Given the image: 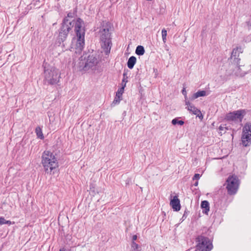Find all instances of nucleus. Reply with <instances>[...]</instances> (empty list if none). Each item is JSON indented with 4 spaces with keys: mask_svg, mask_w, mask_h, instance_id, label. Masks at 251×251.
Returning <instances> with one entry per match:
<instances>
[{
    "mask_svg": "<svg viewBox=\"0 0 251 251\" xmlns=\"http://www.w3.org/2000/svg\"><path fill=\"white\" fill-rule=\"evenodd\" d=\"M74 24H75V31L76 36L73 39L72 48L74 49L75 53L80 54L83 50L85 45V31L82 27L83 21L80 18H78L76 21L64 19V32L65 28L67 29V31H69Z\"/></svg>",
    "mask_w": 251,
    "mask_h": 251,
    "instance_id": "obj_1",
    "label": "nucleus"
},
{
    "mask_svg": "<svg viewBox=\"0 0 251 251\" xmlns=\"http://www.w3.org/2000/svg\"><path fill=\"white\" fill-rule=\"evenodd\" d=\"M111 24L109 22H102L99 31L100 43L101 49L106 55L109 54L112 46Z\"/></svg>",
    "mask_w": 251,
    "mask_h": 251,
    "instance_id": "obj_2",
    "label": "nucleus"
},
{
    "mask_svg": "<svg viewBox=\"0 0 251 251\" xmlns=\"http://www.w3.org/2000/svg\"><path fill=\"white\" fill-rule=\"evenodd\" d=\"M42 164L45 171L49 173L58 167V162L55 155L49 151H45L42 155Z\"/></svg>",
    "mask_w": 251,
    "mask_h": 251,
    "instance_id": "obj_3",
    "label": "nucleus"
},
{
    "mask_svg": "<svg viewBox=\"0 0 251 251\" xmlns=\"http://www.w3.org/2000/svg\"><path fill=\"white\" fill-rule=\"evenodd\" d=\"M44 80L45 83L50 84L57 83L60 77V74L59 71L53 67L46 68L44 67Z\"/></svg>",
    "mask_w": 251,
    "mask_h": 251,
    "instance_id": "obj_4",
    "label": "nucleus"
},
{
    "mask_svg": "<svg viewBox=\"0 0 251 251\" xmlns=\"http://www.w3.org/2000/svg\"><path fill=\"white\" fill-rule=\"evenodd\" d=\"M227 193L229 195H235L239 188L240 181L238 177L235 175L228 176L226 181Z\"/></svg>",
    "mask_w": 251,
    "mask_h": 251,
    "instance_id": "obj_5",
    "label": "nucleus"
},
{
    "mask_svg": "<svg viewBox=\"0 0 251 251\" xmlns=\"http://www.w3.org/2000/svg\"><path fill=\"white\" fill-rule=\"evenodd\" d=\"M197 248L200 251H210L213 249L212 241L207 237L200 235L196 238Z\"/></svg>",
    "mask_w": 251,
    "mask_h": 251,
    "instance_id": "obj_6",
    "label": "nucleus"
},
{
    "mask_svg": "<svg viewBox=\"0 0 251 251\" xmlns=\"http://www.w3.org/2000/svg\"><path fill=\"white\" fill-rule=\"evenodd\" d=\"M245 110H239L228 113L225 116V120L228 122H241L245 114Z\"/></svg>",
    "mask_w": 251,
    "mask_h": 251,
    "instance_id": "obj_7",
    "label": "nucleus"
},
{
    "mask_svg": "<svg viewBox=\"0 0 251 251\" xmlns=\"http://www.w3.org/2000/svg\"><path fill=\"white\" fill-rule=\"evenodd\" d=\"M242 143L244 146H249L251 143V124L247 123L243 128Z\"/></svg>",
    "mask_w": 251,
    "mask_h": 251,
    "instance_id": "obj_8",
    "label": "nucleus"
},
{
    "mask_svg": "<svg viewBox=\"0 0 251 251\" xmlns=\"http://www.w3.org/2000/svg\"><path fill=\"white\" fill-rule=\"evenodd\" d=\"M98 63L97 58L93 55H89L85 62L83 69L87 71L95 67Z\"/></svg>",
    "mask_w": 251,
    "mask_h": 251,
    "instance_id": "obj_9",
    "label": "nucleus"
},
{
    "mask_svg": "<svg viewBox=\"0 0 251 251\" xmlns=\"http://www.w3.org/2000/svg\"><path fill=\"white\" fill-rule=\"evenodd\" d=\"M186 105H187L186 108L188 111L191 112L194 115L197 116L201 120L203 119V116L201 110L196 107L193 104L190 103L189 101H186Z\"/></svg>",
    "mask_w": 251,
    "mask_h": 251,
    "instance_id": "obj_10",
    "label": "nucleus"
},
{
    "mask_svg": "<svg viewBox=\"0 0 251 251\" xmlns=\"http://www.w3.org/2000/svg\"><path fill=\"white\" fill-rule=\"evenodd\" d=\"M170 205L174 211H178L180 210L181 206L180 204V200L178 198L177 196H175L170 201Z\"/></svg>",
    "mask_w": 251,
    "mask_h": 251,
    "instance_id": "obj_11",
    "label": "nucleus"
},
{
    "mask_svg": "<svg viewBox=\"0 0 251 251\" xmlns=\"http://www.w3.org/2000/svg\"><path fill=\"white\" fill-rule=\"evenodd\" d=\"M201 207L203 209V213L207 215L210 209L208 201H202L201 202Z\"/></svg>",
    "mask_w": 251,
    "mask_h": 251,
    "instance_id": "obj_12",
    "label": "nucleus"
},
{
    "mask_svg": "<svg viewBox=\"0 0 251 251\" xmlns=\"http://www.w3.org/2000/svg\"><path fill=\"white\" fill-rule=\"evenodd\" d=\"M136 62V58L132 56L130 57L127 61V65L129 69H132Z\"/></svg>",
    "mask_w": 251,
    "mask_h": 251,
    "instance_id": "obj_13",
    "label": "nucleus"
},
{
    "mask_svg": "<svg viewBox=\"0 0 251 251\" xmlns=\"http://www.w3.org/2000/svg\"><path fill=\"white\" fill-rule=\"evenodd\" d=\"M206 95V92L204 90L199 91L194 93L192 97V99L194 100L200 97H204Z\"/></svg>",
    "mask_w": 251,
    "mask_h": 251,
    "instance_id": "obj_14",
    "label": "nucleus"
},
{
    "mask_svg": "<svg viewBox=\"0 0 251 251\" xmlns=\"http://www.w3.org/2000/svg\"><path fill=\"white\" fill-rule=\"evenodd\" d=\"M135 53L138 55H142L145 53V50L143 46H138L136 48Z\"/></svg>",
    "mask_w": 251,
    "mask_h": 251,
    "instance_id": "obj_15",
    "label": "nucleus"
},
{
    "mask_svg": "<svg viewBox=\"0 0 251 251\" xmlns=\"http://www.w3.org/2000/svg\"><path fill=\"white\" fill-rule=\"evenodd\" d=\"M35 132L36 133L37 136L38 138L43 139L44 138V136L42 133V129L40 126H38L35 129Z\"/></svg>",
    "mask_w": 251,
    "mask_h": 251,
    "instance_id": "obj_16",
    "label": "nucleus"
},
{
    "mask_svg": "<svg viewBox=\"0 0 251 251\" xmlns=\"http://www.w3.org/2000/svg\"><path fill=\"white\" fill-rule=\"evenodd\" d=\"M122 100V97H120L119 96L116 95V96L112 102V105L113 106H115L117 104H118L120 102V101Z\"/></svg>",
    "mask_w": 251,
    "mask_h": 251,
    "instance_id": "obj_17",
    "label": "nucleus"
},
{
    "mask_svg": "<svg viewBox=\"0 0 251 251\" xmlns=\"http://www.w3.org/2000/svg\"><path fill=\"white\" fill-rule=\"evenodd\" d=\"M127 76L126 73L123 74V78L121 83L122 87L125 88L126 84L127 82Z\"/></svg>",
    "mask_w": 251,
    "mask_h": 251,
    "instance_id": "obj_18",
    "label": "nucleus"
},
{
    "mask_svg": "<svg viewBox=\"0 0 251 251\" xmlns=\"http://www.w3.org/2000/svg\"><path fill=\"white\" fill-rule=\"evenodd\" d=\"M131 249L132 251H139L140 247L139 245L134 241L131 243Z\"/></svg>",
    "mask_w": 251,
    "mask_h": 251,
    "instance_id": "obj_19",
    "label": "nucleus"
},
{
    "mask_svg": "<svg viewBox=\"0 0 251 251\" xmlns=\"http://www.w3.org/2000/svg\"><path fill=\"white\" fill-rule=\"evenodd\" d=\"M172 123L174 125L178 124L182 126L184 124V122L182 120H178V118H175L172 121Z\"/></svg>",
    "mask_w": 251,
    "mask_h": 251,
    "instance_id": "obj_20",
    "label": "nucleus"
},
{
    "mask_svg": "<svg viewBox=\"0 0 251 251\" xmlns=\"http://www.w3.org/2000/svg\"><path fill=\"white\" fill-rule=\"evenodd\" d=\"M161 33H162V40H163V42L164 43H165L166 42V40H167L166 37L167 35V31L165 28H163L162 30Z\"/></svg>",
    "mask_w": 251,
    "mask_h": 251,
    "instance_id": "obj_21",
    "label": "nucleus"
},
{
    "mask_svg": "<svg viewBox=\"0 0 251 251\" xmlns=\"http://www.w3.org/2000/svg\"><path fill=\"white\" fill-rule=\"evenodd\" d=\"M124 88L122 87L119 88L118 91L116 92V95L122 97V95L124 91Z\"/></svg>",
    "mask_w": 251,
    "mask_h": 251,
    "instance_id": "obj_22",
    "label": "nucleus"
},
{
    "mask_svg": "<svg viewBox=\"0 0 251 251\" xmlns=\"http://www.w3.org/2000/svg\"><path fill=\"white\" fill-rule=\"evenodd\" d=\"M238 50H239V48H237L236 49H234L232 50V53H231V57H236L237 56V54L238 53Z\"/></svg>",
    "mask_w": 251,
    "mask_h": 251,
    "instance_id": "obj_23",
    "label": "nucleus"
},
{
    "mask_svg": "<svg viewBox=\"0 0 251 251\" xmlns=\"http://www.w3.org/2000/svg\"><path fill=\"white\" fill-rule=\"evenodd\" d=\"M201 177V176L200 174H195L194 176H193V179L194 180V179H199Z\"/></svg>",
    "mask_w": 251,
    "mask_h": 251,
    "instance_id": "obj_24",
    "label": "nucleus"
},
{
    "mask_svg": "<svg viewBox=\"0 0 251 251\" xmlns=\"http://www.w3.org/2000/svg\"><path fill=\"white\" fill-rule=\"evenodd\" d=\"M5 218L3 217H0V225H4Z\"/></svg>",
    "mask_w": 251,
    "mask_h": 251,
    "instance_id": "obj_25",
    "label": "nucleus"
},
{
    "mask_svg": "<svg viewBox=\"0 0 251 251\" xmlns=\"http://www.w3.org/2000/svg\"><path fill=\"white\" fill-rule=\"evenodd\" d=\"M74 16V13H69L68 14V17L71 19H73Z\"/></svg>",
    "mask_w": 251,
    "mask_h": 251,
    "instance_id": "obj_26",
    "label": "nucleus"
},
{
    "mask_svg": "<svg viewBox=\"0 0 251 251\" xmlns=\"http://www.w3.org/2000/svg\"><path fill=\"white\" fill-rule=\"evenodd\" d=\"M224 129H226V127L222 126H220L219 127L220 131H223L224 130Z\"/></svg>",
    "mask_w": 251,
    "mask_h": 251,
    "instance_id": "obj_27",
    "label": "nucleus"
},
{
    "mask_svg": "<svg viewBox=\"0 0 251 251\" xmlns=\"http://www.w3.org/2000/svg\"><path fill=\"white\" fill-rule=\"evenodd\" d=\"M4 224L11 225V222L10 221H7L5 219Z\"/></svg>",
    "mask_w": 251,
    "mask_h": 251,
    "instance_id": "obj_28",
    "label": "nucleus"
},
{
    "mask_svg": "<svg viewBox=\"0 0 251 251\" xmlns=\"http://www.w3.org/2000/svg\"><path fill=\"white\" fill-rule=\"evenodd\" d=\"M137 238V236L136 235H134L133 236H132V241H135Z\"/></svg>",
    "mask_w": 251,
    "mask_h": 251,
    "instance_id": "obj_29",
    "label": "nucleus"
},
{
    "mask_svg": "<svg viewBox=\"0 0 251 251\" xmlns=\"http://www.w3.org/2000/svg\"><path fill=\"white\" fill-rule=\"evenodd\" d=\"M182 93L183 94V95H186V91L185 90V88H183V89L182 90Z\"/></svg>",
    "mask_w": 251,
    "mask_h": 251,
    "instance_id": "obj_30",
    "label": "nucleus"
},
{
    "mask_svg": "<svg viewBox=\"0 0 251 251\" xmlns=\"http://www.w3.org/2000/svg\"><path fill=\"white\" fill-rule=\"evenodd\" d=\"M247 25L249 26V27H250L251 29V21L248 22Z\"/></svg>",
    "mask_w": 251,
    "mask_h": 251,
    "instance_id": "obj_31",
    "label": "nucleus"
},
{
    "mask_svg": "<svg viewBox=\"0 0 251 251\" xmlns=\"http://www.w3.org/2000/svg\"><path fill=\"white\" fill-rule=\"evenodd\" d=\"M198 181H197V182H195V183L194 184V185H195V186H198Z\"/></svg>",
    "mask_w": 251,
    "mask_h": 251,
    "instance_id": "obj_32",
    "label": "nucleus"
},
{
    "mask_svg": "<svg viewBox=\"0 0 251 251\" xmlns=\"http://www.w3.org/2000/svg\"><path fill=\"white\" fill-rule=\"evenodd\" d=\"M59 251H63V249H60L59 250Z\"/></svg>",
    "mask_w": 251,
    "mask_h": 251,
    "instance_id": "obj_33",
    "label": "nucleus"
}]
</instances>
